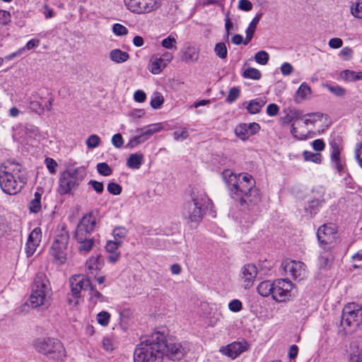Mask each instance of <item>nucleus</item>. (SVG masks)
<instances>
[{"label":"nucleus","instance_id":"1","mask_svg":"<svg viewBox=\"0 0 362 362\" xmlns=\"http://www.w3.org/2000/svg\"><path fill=\"white\" fill-rule=\"evenodd\" d=\"M222 177L227 185L233 198L238 200L241 206L250 210L261 200L259 189L255 187V180L247 173L236 175L229 169L224 170Z\"/></svg>","mask_w":362,"mask_h":362},{"label":"nucleus","instance_id":"2","mask_svg":"<svg viewBox=\"0 0 362 362\" xmlns=\"http://www.w3.org/2000/svg\"><path fill=\"white\" fill-rule=\"evenodd\" d=\"M163 339V334L157 332L142 339L134 351V362H161Z\"/></svg>","mask_w":362,"mask_h":362},{"label":"nucleus","instance_id":"3","mask_svg":"<svg viewBox=\"0 0 362 362\" xmlns=\"http://www.w3.org/2000/svg\"><path fill=\"white\" fill-rule=\"evenodd\" d=\"M26 182L25 177L16 163H4L0 165V187L4 192L14 195L19 192Z\"/></svg>","mask_w":362,"mask_h":362},{"label":"nucleus","instance_id":"4","mask_svg":"<svg viewBox=\"0 0 362 362\" xmlns=\"http://www.w3.org/2000/svg\"><path fill=\"white\" fill-rule=\"evenodd\" d=\"M50 291L51 288L46 275L43 273L37 274L32 286L28 305L33 308L45 305Z\"/></svg>","mask_w":362,"mask_h":362},{"label":"nucleus","instance_id":"5","mask_svg":"<svg viewBox=\"0 0 362 362\" xmlns=\"http://www.w3.org/2000/svg\"><path fill=\"white\" fill-rule=\"evenodd\" d=\"M211 204V201L203 192L194 194L192 202L187 203L184 209L185 218L192 223L199 222L205 209Z\"/></svg>","mask_w":362,"mask_h":362},{"label":"nucleus","instance_id":"6","mask_svg":"<svg viewBox=\"0 0 362 362\" xmlns=\"http://www.w3.org/2000/svg\"><path fill=\"white\" fill-rule=\"evenodd\" d=\"M69 232L64 229L56 235L49 254L57 264L62 265L66 263L69 255Z\"/></svg>","mask_w":362,"mask_h":362},{"label":"nucleus","instance_id":"7","mask_svg":"<svg viewBox=\"0 0 362 362\" xmlns=\"http://www.w3.org/2000/svg\"><path fill=\"white\" fill-rule=\"evenodd\" d=\"M34 348L37 352L45 355L54 354V357H56V354L58 357L64 355V348L62 344L56 339H37L34 342Z\"/></svg>","mask_w":362,"mask_h":362},{"label":"nucleus","instance_id":"8","mask_svg":"<svg viewBox=\"0 0 362 362\" xmlns=\"http://www.w3.org/2000/svg\"><path fill=\"white\" fill-rule=\"evenodd\" d=\"M82 180L77 169H68L64 171L59 179L58 192L60 194L69 193Z\"/></svg>","mask_w":362,"mask_h":362},{"label":"nucleus","instance_id":"9","mask_svg":"<svg viewBox=\"0 0 362 362\" xmlns=\"http://www.w3.org/2000/svg\"><path fill=\"white\" fill-rule=\"evenodd\" d=\"M127 9L131 12L144 14L157 10L161 5V0H124Z\"/></svg>","mask_w":362,"mask_h":362},{"label":"nucleus","instance_id":"10","mask_svg":"<svg viewBox=\"0 0 362 362\" xmlns=\"http://www.w3.org/2000/svg\"><path fill=\"white\" fill-rule=\"evenodd\" d=\"M96 225V218L91 214H88L82 217L80 220L75 234L76 240H87V238H93L92 233Z\"/></svg>","mask_w":362,"mask_h":362},{"label":"nucleus","instance_id":"11","mask_svg":"<svg viewBox=\"0 0 362 362\" xmlns=\"http://www.w3.org/2000/svg\"><path fill=\"white\" fill-rule=\"evenodd\" d=\"M273 299L277 302H284L289 297L293 285L291 281L286 279H279L274 281Z\"/></svg>","mask_w":362,"mask_h":362},{"label":"nucleus","instance_id":"12","mask_svg":"<svg viewBox=\"0 0 362 362\" xmlns=\"http://www.w3.org/2000/svg\"><path fill=\"white\" fill-rule=\"evenodd\" d=\"M160 343L164 345V346L162 347L163 356L165 354L172 360H179L183 356L185 349L182 344L175 339H167L163 334V339L162 341H160Z\"/></svg>","mask_w":362,"mask_h":362},{"label":"nucleus","instance_id":"13","mask_svg":"<svg viewBox=\"0 0 362 362\" xmlns=\"http://www.w3.org/2000/svg\"><path fill=\"white\" fill-rule=\"evenodd\" d=\"M282 267L285 273L294 279L301 280L305 277V266L301 262L287 259L282 262Z\"/></svg>","mask_w":362,"mask_h":362},{"label":"nucleus","instance_id":"14","mask_svg":"<svg viewBox=\"0 0 362 362\" xmlns=\"http://www.w3.org/2000/svg\"><path fill=\"white\" fill-rule=\"evenodd\" d=\"M257 272V268L254 264H247L241 268L239 276L244 288H250L254 285Z\"/></svg>","mask_w":362,"mask_h":362},{"label":"nucleus","instance_id":"15","mask_svg":"<svg viewBox=\"0 0 362 362\" xmlns=\"http://www.w3.org/2000/svg\"><path fill=\"white\" fill-rule=\"evenodd\" d=\"M337 228L335 224L326 223L320 226L317 232L318 241L321 245H331L337 238Z\"/></svg>","mask_w":362,"mask_h":362},{"label":"nucleus","instance_id":"16","mask_svg":"<svg viewBox=\"0 0 362 362\" xmlns=\"http://www.w3.org/2000/svg\"><path fill=\"white\" fill-rule=\"evenodd\" d=\"M361 313V308L355 303H348L343 309L342 323L351 327L356 323L358 324V314Z\"/></svg>","mask_w":362,"mask_h":362},{"label":"nucleus","instance_id":"17","mask_svg":"<svg viewBox=\"0 0 362 362\" xmlns=\"http://www.w3.org/2000/svg\"><path fill=\"white\" fill-rule=\"evenodd\" d=\"M69 282L71 294L76 298L80 297L82 290H86L91 286L89 279L82 274L72 276Z\"/></svg>","mask_w":362,"mask_h":362},{"label":"nucleus","instance_id":"18","mask_svg":"<svg viewBox=\"0 0 362 362\" xmlns=\"http://www.w3.org/2000/svg\"><path fill=\"white\" fill-rule=\"evenodd\" d=\"M259 130L260 126L258 123H241L236 126L235 134L242 141H246L250 136L257 134Z\"/></svg>","mask_w":362,"mask_h":362},{"label":"nucleus","instance_id":"19","mask_svg":"<svg viewBox=\"0 0 362 362\" xmlns=\"http://www.w3.org/2000/svg\"><path fill=\"white\" fill-rule=\"evenodd\" d=\"M41 230L35 228L30 233L25 244V253L28 257H31L35 252L37 247L41 241Z\"/></svg>","mask_w":362,"mask_h":362},{"label":"nucleus","instance_id":"20","mask_svg":"<svg viewBox=\"0 0 362 362\" xmlns=\"http://www.w3.org/2000/svg\"><path fill=\"white\" fill-rule=\"evenodd\" d=\"M246 349L247 344L245 342H233L226 346L221 347L220 351L223 354L234 359L240 354L246 351Z\"/></svg>","mask_w":362,"mask_h":362},{"label":"nucleus","instance_id":"21","mask_svg":"<svg viewBox=\"0 0 362 362\" xmlns=\"http://www.w3.org/2000/svg\"><path fill=\"white\" fill-rule=\"evenodd\" d=\"M99 256H91L86 262L85 269L88 278L96 277L100 269L101 264L99 262Z\"/></svg>","mask_w":362,"mask_h":362},{"label":"nucleus","instance_id":"22","mask_svg":"<svg viewBox=\"0 0 362 362\" xmlns=\"http://www.w3.org/2000/svg\"><path fill=\"white\" fill-rule=\"evenodd\" d=\"M312 94L311 88L305 82H303L297 89L293 100L296 104H300L305 100H308L310 98Z\"/></svg>","mask_w":362,"mask_h":362},{"label":"nucleus","instance_id":"23","mask_svg":"<svg viewBox=\"0 0 362 362\" xmlns=\"http://www.w3.org/2000/svg\"><path fill=\"white\" fill-rule=\"evenodd\" d=\"M163 127L160 123L151 124L148 125L144 128L137 129L136 132H141L143 136L145 138L146 141L153 134L160 132L163 129Z\"/></svg>","mask_w":362,"mask_h":362},{"label":"nucleus","instance_id":"24","mask_svg":"<svg viewBox=\"0 0 362 362\" xmlns=\"http://www.w3.org/2000/svg\"><path fill=\"white\" fill-rule=\"evenodd\" d=\"M291 133L296 139L305 140L309 136L311 131L306 129L305 125L296 127V124L293 123L291 124Z\"/></svg>","mask_w":362,"mask_h":362},{"label":"nucleus","instance_id":"25","mask_svg":"<svg viewBox=\"0 0 362 362\" xmlns=\"http://www.w3.org/2000/svg\"><path fill=\"white\" fill-rule=\"evenodd\" d=\"M144 161V156L141 153H132L127 160V165L133 170L140 168Z\"/></svg>","mask_w":362,"mask_h":362},{"label":"nucleus","instance_id":"26","mask_svg":"<svg viewBox=\"0 0 362 362\" xmlns=\"http://www.w3.org/2000/svg\"><path fill=\"white\" fill-rule=\"evenodd\" d=\"M109 57L111 61L117 64L124 63L129 58V55L127 52L122 51L119 49H114L111 50L110 52Z\"/></svg>","mask_w":362,"mask_h":362},{"label":"nucleus","instance_id":"27","mask_svg":"<svg viewBox=\"0 0 362 362\" xmlns=\"http://www.w3.org/2000/svg\"><path fill=\"white\" fill-rule=\"evenodd\" d=\"M262 13L257 14L256 16L252 20L251 23L249 24V26L245 31L246 38L245 40L243 42L245 45L248 44L250 41L252 40L253 35L255 32L256 27L262 17Z\"/></svg>","mask_w":362,"mask_h":362},{"label":"nucleus","instance_id":"28","mask_svg":"<svg viewBox=\"0 0 362 362\" xmlns=\"http://www.w3.org/2000/svg\"><path fill=\"white\" fill-rule=\"evenodd\" d=\"M274 281H264L259 283V284L257 286V291L258 293L264 297H267L270 295L273 296V289H274Z\"/></svg>","mask_w":362,"mask_h":362},{"label":"nucleus","instance_id":"29","mask_svg":"<svg viewBox=\"0 0 362 362\" xmlns=\"http://www.w3.org/2000/svg\"><path fill=\"white\" fill-rule=\"evenodd\" d=\"M322 117V113L313 112L303 115V117H301V119L303 120L305 128L309 129V126L314 127L317 122L321 121Z\"/></svg>","mask_w":362,"mask_h":362},{"label":"nucleus","instance_id":"30","mask_svg":"<svg viewBox=\"0 0 362 362\" xmlns=\"http://www.w3.org/2000/svg\"><path fill=\"white\" fill-rule=\"evenodd\" d=\"M266 101L263 99L256 98L255 100H250L246 108L249 113L250 114H257L260 112L262 107L265 105Z\"/></svg>","mask_w":362,"mask_h":362},{"label":"nucleus","instance_id":"31","mask_svg":"<svg viewBox=\"0 0 362 362\" xmlns=\"http://www.w3.org/2000/svg\"><path fill=\"white\" fill-rule=\"evenodd\" d=\"M166 66L167 64L163 62V61L160 59H159V57H153L151 60L149 71L153 74H158Z\"/></svg>","mask_w":362,"mask_h":362},{"label":"nucleus","instance_id":"32","mask_svg":"<svg viewBox=\"0 0 362 362\" xmlns=\"http://www.w3.org/2000/svg\"><path fill=\"white\" fill-rule=\"evenodd\" d=\"M349 362H362V347L351 343Z\"/></svg>","mask_w":362,"mask_h":362},{"label":"nucleus","instance_id":"33","mask_svg":"<svg viewBox=\"0 0 362 362\" xmlns=\"http://www.w3.org/2000/svg\"><path fill=\"white\" fill-rule=\"evenodd\" d=\"M42 194L37 191L34 194V197L29 203V209L33 213H38L41 209Z\"/></svg>","mask_w":362,"mask_h":362},{"label":"nucleus","instance_id":"34","mask_svg":"<svg viewBox=\"0 0 362 362\" xmlns=\"http://www.w3.org/2000/svg\"><path fill=\"white\" fill-rule=\"evenodd\" d=\"M76 242L78 244L79 252L83 254L90 252L95 245L94 238H87V240H76Z\"/></svg>","mask_w":362,"mask_h":362},{"label":"nucleus","instance_id":"35","mask_svg":"<svg viewBox=\"0 0 362 362\" xmlns=\"http://www.w3.org/2000/svg\"><path fill=\"white\" fill-rule=\"evenodd\" d=\"M302 155L305 161L312 162L315 164H320L322 161V156L320 153L304 151Z\"/></svg>","mask_w":362,"mask_h":362},{"label":"nucleus","instance_id":"36","mask_svg":"<svg viewBox=\"0 0 362 362\" xmlns=\"http://www.w3.org/2000/svg\"><path fill=\"white\" fill-rule=\"evenodd\" d=\"M331 247H329L328 250H325L320 254L319 257L320 267H327L333 260L334 257L330 251Z\"/></svg>","mask_w":362,"mask_h":362},{"label":"nucleus","instance_id":"37","mask_svg":"<svg viewBox=\"0 0 362 362\" xmlns=\"http://www.w3.org/2000/svg\"><path fill=\"white\" fill-rule=\"evenodd\" d=\"M301 119L300 112L295 108H288L286 111V116L284 118V123L293 124L294 120Z\"/></svg>","mask_w":362,"mask_h":362},{"label":"nucleus","instance_id":"38","mask_svg":"<svg viewBox=\"0 0 362 362\" xmlns=\"http://www.w3.org/2000/svg\"><path fill=\"white\" fill-rule=\"evenodd\" d=\"M331 163L333 168H334L339 173L344 170L345 162L341 156V154L330 156Z\"/></svg>","mask_w":362,"mask_h":362},{"label":"nucleus","instance_id":"39","mask_svg":"<svg viewBox=\"0 0 362 362\" xmlns=\"http://www.w3.org/2000/svg\"><path fill=\"white\" fill-rule=\"evenodd\" d=\"M137 134L131 137L127 144L126 147L133 148L146 141L145 138L143 136L141 132H136Z\"/></svg>","mask_w":362,"mask_h":362},{"label":"nucleus","instance_id":"40","mask_svg":"<svg viewBox=\"0 0 362 362\" xmlns=\"http://www.w3.org/2000/svg\"><path fill=\"white\" fill-rule=\"evenodd\" d=\"M243 76L246 78L259 80L261 78V73L258 69L250 67L243 71Z\"/></svg>","mask_w":362,"mask_h":362},{"label":"nucleus","instance_id":"41","mask_svg":"<svg viewBox=\"0 0 362 362\" xmlns=\"http://www.w3.org/2000/svg\"><path fill=\"white\" fill-rule=\"evenodd\" d=\"M214 52L220 59H224L227 57L228 49L224 42H218L215 45Z\"/></svg>","mask_w":362,"mask_h":362},{"label":"nucleus","instance_id":"42","mask_svg":"<svg viewBox=\"0 0 362 362\" xmlns=\"http://www.w3.org/2000/svg\"><path fill=\"white\" fill-rule=\"evenodd\" d=\"M164 102L163 96L160 93L156 92L153 93L151 100V106L153 109H159Z\"/></svg>","mask_w":362,"mask_h":362},{"label":"nucleus","instance_id":"43","mask_svg":"<svg viewBox=\"0 0 362 362\" xmlns=\"http://www.w3.org/2000/svg\"><path fill=\"white\" fill-rule=\"evenodd\" d=\"M351 12L354 17L362 18V0L352 3Z\"/></svg>","mask_w":362,"mask_h":362},{"label":"nucleus","instance_id":"44","mask_svg":"<svg viewBox=\"0 0 362 362\" xmlns=\"http://www.w3.org/2000/svg\"><path fill=\"white\" fill-rule=\"evenodd\" d=\"M90 295L91 300H93L95 303H96L98 301H106V298L100 291L94 288L92 286H90Z\"/></svg>","mask_w":362,"mask_h":362},{"label":"nucleus","instance_id":"45","mask_svg":"<svg viewBox=\"0 0 362 362\" xmlns=\"http://www.w3.org/2000/svg\"><path fill=\"white\" fill-rule=\"evenodd\" d=\"M269 54L263 50L257 52L255 56V59L256 62L261 65L267 64L269 61Z\"/></svg>","mask_w":362,"mask_h":362},{"label":"nucleus","instance_id":"46","mask_svg":"<svg viewBox=\"0 0 362 362\" xmlns=\"http://www.w3.org/2000/svg\"><path fill=\"white\" fill-rule=\"evenodd\" d=\"M122 245L120 240H109L105 245L106 251L109 253L119 252L118 248Z\"/></svg>","mask_w":362,"mask_h":362},{"label":"nucleus","instance_id":"47","mask_svg":"<svg viewBox=\"0 0 362 362\" xmlns=\"http://www.w3.org/2000/svg\"><path fill=\"white\" fill-rule=\"evenodd\" d=\"M100 138L96 134H92L88 137L86 144L89 148H95L100 144Z\"/></svg>","mask_w":362,"mask_h":362},{"label":"nucleus","instance_id":"48","mask_svg":"<svg viewBox=\"0 0 362 362\" xmlns=\"http://www.w3.org/2000/svg\"><path fill=\"white\" fill-rule=\"evenodd\" d=\"M97 321L102 326H107L109 324L110 315L105 311H101L97 315Z\"/></svg>","mask_w":362,"mask_h":362},{"label":"nucleus","instance_id":"49","mask_svg":"<svg viewBox=\"0 0 362 362\" xmlns=\"http://www.w3.org/2000/svg\"><path fill=\"white\" fill-rule=\"evenodd\" d=\"M199 54L194 47H188L185 53V59L186 61L196 62L198 59Z\"/></svg>","mask_w":362,"mask_h":362},{"label":"nucleus","instance_id":"50","mask_svg":"<svg viewBox=\"0 0 362 362\" xmlns=\"http://www.w3.org/2000/svg\"><path fill=\"white\" fill-rule=\"evenodd\" d=\"M97 170L99 174L103 176H109L112 174V170L106 163H100L97 165Z\"/></svg>","mask_w":362,"mask_h":362},{"label":"nucleus","instance_id":"51","mask_svg":"<svg viewBox=\"0 0 362 362\" xmlns=\"http://www.w3.org/2000/svg\"><path fill=\"white\" fill-rule=\"evenodd\" d=\"M189 136L188 131L186 128H180L173 133V137L177 141H183Z\"/></svg>","mask_w":362,"mask_h":362},{"label":"nucleus","instance_id":"52","mask_svg":"<svg viewBox=\"0 0 362 362\" xmlns=\"http://www.w3.org/2000/svg\"><path fill=\"white\" fill-rule=\"evenodd\" d=\"M176 39L172 35H170L168 37L162 40L161 45L165 49H170L173 47L176 48Z\"/></svg>","mask_w":362,"mask_h":362},{"label":"nucleus","instance_id":"53","mask_svg":"<svg viewBox=\"0 0 362 362\" xmlns=\"http://www.w3.org/2000/svg\"><path fill=\"white\" fill-rule=\"evenodd\" d=\"M45 163L46 167L51 174H55L57 172V168L58 167V164L55 160L52 158H46L45 160Z\"/></svg>","mask_w":362,"mask_h":362},{"label":"nucleus","instance_id":"54","mask_svg":"<svg viewBox=\"0 0 362 362\" xmlns=\"http://www.w3.org/2000/svg\"><path fill=\"white\" fill-rule=\"evenodd\" d=\"M326 87L329 92H331L336 96H344L346 93V90L339 86L327 85Z\"/></svg>","mask_w":362,"mask_h":362},{"label":"nucleus","instance_id":"55","mask_svg":"<svg viewBox=\"0 0 362 362\" xmlns=\"http://www.w3.org/2000/svg\"><path fill=\"white\" fill-rule=\"evenodd\" d=\"M115 240L118 239H123L127 235V230L124 227H117L112 232Z\"/></svg>","mask_w":362,"mask_h":362},{"label":"nucleus","instance_id":"56","mask_svg":"<svg viewBox=\"0 0 362 362\" xmlns=\"http://www.w3.org/2000/svg\"><path fill=\"white\" fill-rule=\"evenodd\" d=\"M228 309L233 313H238L242 310L243 303L238 299H234L228 303Z\"/></svg>","mask_w":362,"mask_h":362},{"label":"nucleus","instance_id":"57","mask_svg":"<svg viewBox=\"0 0 362 362\" xmlns=\"http://www.w3.org/2000/svg\"><path fill=\"white\" fill-rule=\"evenodd\" d=\"M112 31L115 33V35L117 36H122L125 35L128 33L127 28L119 23H115L114 24L112 27Z\"/></svg>","mask_w":362,"mask_h":362},{"label":"nucleus","instance_id":"58","mask_svg":"<svg viewBox=\"0 0 362 362\" xmlns=\"http://www.w3.org/2000/svg\"><path fill=\"white\" fill-rule=\"evenodd\" d=\"M341 78L346 81H356V71L351 70H344L342 71Z\"/></svg>","mask_w":362,"mask_h":362},{"label":"nucleus","instance_id":"59","mask_svg":"<svg viewBox=\"0 0 362 362\" xmlns=\"http://www.w3.org/2000/svg\"><path fill=\"white\" fill-rule=\"evenodd\" d=\"M239 95L240 90L235 87L232 88L226 97V101L228 103H232L237 100V98L239 97Z\"/></svg>","mask_w":362,"mask_h":362},{"label":"nucleus","instance_id":"60","mask_svg":"<svg viewBox=\"0 0 362 362\" xmlns=\"http://www.w3.org/2000/svg\"><path fill=\"white\" fill-rule=\"evenodd\" d=\"M11 13L5 10H0V25H6L11 22Z\"/></svg>","mask_w":362,"mask_h":362},{"label":"nucleus","instance_id":"61","mask_svg":"<svg viewBox=\"0 0 362 362\" xmlns=\"http://www.w3.org/2000/svg\"><path fill=\"white\" fill-rule=\"evenodd\" d=\"M112 144L117 148H120L124 144V139L121 134H114L111 139Z\"/></svg>","mask_w":362,"mask_h":362},{"label":"nucleus","instance_id":"62","mask_svg":"<svg viewBox=\"0 0 362 362\" xmlns=\"http://www.w3.org/2000/svg\"><path fill=\"white\" fill-rule=\"evenodd\" d=\"M107 191L114 195H118L122 192V187L119 185L115 182H110L107 187Z\"/></svg>","mask_w":362,"mask_h":362},{"label":"nucleus","instance_id":"63","mask_svg":"<svg viewBox=\"0 0 362 362\" xmlns=\"http://www.w3.org/2000/svg\"><path fill=\"white\" fill-rule=\"evenodd\" d=\"M330 146H331V156H330L341 154L343 147L339 142H337L336 141H332L330 143Z\"/></svg>","mask_w":362,"mask_h":362},{"label":"nucleus","instance_id":"64","mask_svg":"<svg viewBox=\"0 0 362 362\" xmlns=\"http://www.w3.org/2000/svg\"><path fill=\"white\" fill-rule=\"evenodd\" d=\"M355 158L359 165L362 168V143L356 145L355 148Z\"/></svg>","mask_w":362,"mask_h":362}]
</instances>
